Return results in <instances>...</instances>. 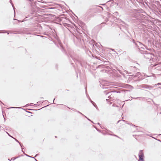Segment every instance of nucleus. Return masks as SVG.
<instances>
[{"label": "nucleus", "instance_id": "nucleus-1", "mask_svg": "<svg viewBox=\"0 0 161 161\" xmlns=\"http://www.w3.org/2000/svg\"><path fill=\"white\" fill-rule=\"evenodd\" d=\"M145 58L149 59L150 61L154 62L156 59V57L152 53H145L144 55Z\"/></svg>", "mask_w": 161, "mask_h": 161}, {"label": "nucleus", "instance_id": "nucleus-2", "mask_svg": "<svg viewBox=\"0 0 161 161\" xmlns=\"http://www.w3.org/2000/svg\"><path fill=\"white\" fill-rule=\"evenodd\" d=\"M135 44L139 47V49L141 51V53H144V52H142V50L141 49H145V48H146V47L145 45L140 42H137V43H135Z\"/></svg>", "mask_w": 161, "mask_h": 161}, {"label": "nucleus", "instance_id": "nucleus-3", "mask_svg": "<svg viewBox=\"0 0 161 161\" xmlns=\"http://www.w3.org/2000/svg\"><path fill=\"white\" fill-rule=\"evenodd\" d=\"M140 87L141 88L148 89L149 90H151L153 88V86H150L147 85H141L140 86Z\"/></svg>", "mask_w": 161, "mask_h": 161}, {"label": "nucleus", "instance_id": "nucleus-4", "mask_svg": "<svg viewBox=\"0 0 161 161\" xmlns=\"http://www.w3.org/2000/svg\"><path fill=\"white\" fill-rule=\"evenodd\" d=\"M139 161H144V154L142 151H140L139 154Z\"/></svg>", "mask_w": 161, "mask_h": 161}, {"label": "nucleus", "instance_id": "nucleus-5", "mask_svg": "<svg viewBox=\"0 0 161 161\" xmlns=\"http://www.w3.org/2000/svg\"><path fill=\"white\" fill-rule=\"evenodd\" d=\"M124 87L125 88H130L133 87L130 85L125 84H121V87Z\"/></svg>", "mask_w": 161, "mask_h": 161}, {"label": "nucleus", "instance_id": "nucleus-6", "mask_svg": "<svg viewBox=\"0 0 161 161\" xmlns=\"http://www.w3.org/2000/svg\"><path fill=\"white\" fill-rule=\"evenodd\" d=\"M155 68L158 70H161V63H159L155 65Z\"/></svg>", "mask_w": 161, "mask_h": 161}, {"label": "nucleus", "instance_id": "nucleus-7", "mask_svg": "<svg viewBox=\"0 0 161 161\" xmlns=\"http://www.w3.org/2000/svg\"><path fill=\"white\" fill-rule=\"evenodd\" d=\"M161 83H158L156 85H161Z\"/></svg>", "mask_w": 161, "mask_h": 161}, {"label": "nucleus", "instance_id": "nucleus-8", "mask_svg": "<svg viewBox=\"0 0 161 161\" xmlns=\"http://www.w3.org/2000/svg\"><path fill=\"white\" fill-rule=\"evenodd\" d=\"M121 123H122V122H125V120H122V119H121Z\"/></svg>", "mask_w": 161, "mask_h": 161}, {"label": "nucleus", "instance_id": "nucleus-9", "mask_svg": "<svg viewBox=\"0 0 161 161\" xmlns=\"http://www.w3.org/2000/svg\"><path fill=\"white\" fill-rule=\"evenodd\" d=\"M30 1H33V0H29Z\"/></svg>", "mask_w": 161, "mask_h": 161}, {"label": "nucleus", "instance_id": "nucleus-10", "mask_svg": "<svg viewBox=\"0 0 161 161\" xmlns=\"http://www.w3.org/2000/svg\"><path fill=\"white\" fill-rule=\"evenodd\" d=\"M121 92H122V91H123V90H121Z\"/></svg>", "mask_w": 161, "mask_h": 161}]
</instances>
